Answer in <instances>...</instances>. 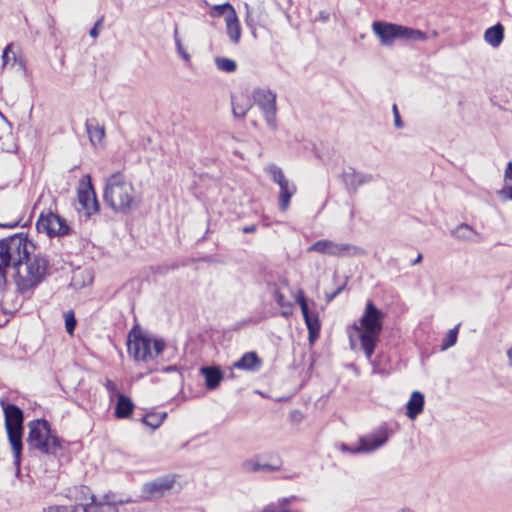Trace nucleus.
I'll use <instances>...</instances> for the list:
<instances>
[{
  "label": "nucleus",
  "mask_w": 512,
  "mask_h": 512,
  "mask_svg": "<svg viewBox=\"0 0 512 512\" xmlns=\"http://www.w3.org/2000/svg\"><path fill=\"white\" fill-rule=\"evenodd\" d=\"M215 64L218 70L227 73H232L237 69V63L234 60L226 57H216Z\"/></svg>",
  "instance_id": "29"
},
{
  "label": "nucleus",
  "mask_w": 512,
  "mask_h": 512,
  "mask_svg": "<svg viewBox=\"0 0 512 512\" xmlns=\"http://www.w3.org/2000/svg\"><path fill=\"white\" fill-rule=\"evenodd\" d=\"M231 104L233 116L237 119H243L252 107L250 100L244 96H232Z\"/></svg>",
  "instance_id": "22"
},
{
  "label": "nucleus",
  "mask_w": 512,
  "mask_h": 512,
  "mask_svg": "<svg viewBox=\"0 0 512 512\" xmlns=\"http://www.w3.org/2000/svg\"><path fill=\"white\" fill-rule=\"evenodd\" d=\"M485 41L492 47H498L504 39V27L502 24L497 23L488 28L484 33Z\"/></svg>",
  "instance_id": "25"
},
{
  "label": "nucleus",
  "mask_w": 512,
  "mask_h": 512,
  "mask_svg": "<svg viewBox=\"0 0 512 512\" xmlns=\"http://www.w3.org/2000/svg\"><path fill=\"white\" fill-rule=\"evenodd\" d=\"M85 127L87 134L89 136L90 142L95 145L96 143H100L105 136V129L103 126H100L95 118L87 119L85 122Z\"/></svg>",
  "instance_id": "23"
},
{
  "label": "nucleus",
  "mask_w": 512,
  "mask_h": 512,
  "mask_svg": "<svg viewBox=\"0 0 512 512\" xmlns=\"http://www.w3.org/2000/svg\"><path fill=\"white\" fill-rule=\"evenodd\" d=\"M13 43H9L3 50L2 53V66L5 67L11 60L10 53H12L13 62L16 61V55L12 52Z\"/></svg>",
  "instance_id": "38"
},
{
  "label": "nucleus",
  "mask_w": 512,
  "mask_h": 512,
  "mask_svg": "<svg viewBox=\"0 0 512 512\" xmlns=\"http://www.w3.org/2000/svg\"><path fill=\"white\" fill-rule=\"evenodd\" d=\"M80 491H81V493H82L83 495H85L86 493H88V492H89V488H87V487H82Z\"/></svg>",
  "instance_id": "60"
},
{
  "label": "nucleus",
  "mask_w": 512,
  "mask_h": 512,
  "mask_svg": "<svg viewBox=\"0 0 512 512\" xmlns=\"http://www.w3.org/2000/svg\"><path fill=\"white\" fill-rule=\"evenodd\" d=\"M7 247L12 258V266L18 268L30 256L28 250L29 246H33L28 238L23 233H18L13 236L5 238Z\"/></svg>",
  "instance_id": "13"
},
{
  "label": "nucleus",
  "mask_w": 512,
  "mask_h": 512,
  "mask_svg": "<svg viewBox=\"0 0 512 512\" xmlns=\"http://www.w3.org/2000/svg\"><path fill=\"white\" fill-rule=\"evenodd\" d=\"M422 254H418L416 259L411 263L412 266L419 264L422 261Z\"/></svg>",
  "instance_id": "57"
},
{
  "label": "nucleus",
  "mask_w": 512,
  "mask_h": 512,
  "mask_svg": "<svg viewBox=\"0 0 512 512\" xmlns=\"http://www.w3.org/2000/svg\"><path fill=\"white\" fill-rule=\"evenodd\" d=\"M306 327L308 329V340L313 343L319 338L321 323L316 313L311 312L308 308L305 312H302Z\"/></svg>",
  "instance_id": "16"
},
{
  "label": "nucleus",
  "mask_w": 512,
  "mask_h": 512,
  "mask_svg": "<svg viewBox=\"0 0 512 512\" xmlns=\"http://www.w3.org/2000/svg\"><path fill=\"white\" fill-rule=\"evenodd\" d=\"M36 227L39 232L46 233L50 238L67 235L70 231L66 220L51 211L41 213L36 223Z\"/></svg>",
  "instance_id": "12"
},
{
  "label": "nucleus",
  "mask_w": 512,
  "mask_h": 512,
  "mask_svg": "<svg viewBox=\"0 0 512 512\" xmlns=\"http://www.w3.org/2000/svg\"><path fill=\"white\" fill-rule=\"evenodd\" d=\"M498 194L505 200H512V184L509 186H503Z\"/></svg>",
  "instance_id": "44"
},
{
  "label": "nucleus",
  "mask_w": 512,
  "mask_h": 512,
  "mask_svg": "<svg viewBox=\"0 0 512 512\" xmlns=\"http://www.w3.org/2000/svg\"><path fill=\"white\" fill-rule=\"evenodd\" d=\"M89 499V512H119L117 503L111 501L109 494H105L101 500H96L91 494Z\"/></svg>",
  "instance_id": "17"
},
{
  "label": "nucleus",
  "mask_w": 512,
  "mask_h": 512,
  "mask_svg": "<svg viewBox=\"0 0 512 512\" xmlns=\"http://www.w3.org/2000/svg\"><path fill=\"white\" fill-rule=\"evenodd\" d=\"M346 284H347V280H345V282L340 285L335 291L334 293L336 294V296H338L346 287Z\"/></svg>",
  "instance_id": "54"
},
{
  "label": "nucleus",
  "mask_w": 512,
  "mask_h": 512,
  "mask_svg": "<svg viewBox=\"0 0 512 512\" xmlns=\"http://www.w3.org/2000/svg\"><path fill=\"white\" fill-rule=\"evenodd\" d=\"M19 224V221H15L13 223H0V227L3 228H14Z\"/></svg>",
  "instance_id": "52"
},
{
  "label": "nucleus",
  "mask_w": 512,
  "mask_h": 512,
  "mask_svg": "<svg viewBox=\"0 0 512 512\" xmlns=\"http://www.w3.org/2000/svg\"><path fill=\"white\" fill-rule=\"evenodd\" d=\"M275 301L278 303V305L282 308H291L292 304L291 302H288L285 300L284 294L279 290L275 289L273 293Z\"/></svg>",
  "instance_id": "39"
},
{
  "label": "nucleus",
  "mask_w": 512,
  "mask_h": 512,
  "mask_svg": "<svg viewBox=\"0 0 512 512\" xmlns=\"http://www.w3.org/2000/svg\"><path fill=\"white\" fill-rule=\"evenodd\" d=\"M397 512H410V510L408 508H402Z\"/></svg>",
  "instance_id": "62"
},
{
  "label": "nucleus",
  "mask_w": 512,
  "mask_h": 512,
  "mask_svg": "<svg viewBox=\"0 0 512 512\" xmlns=\"http://www.w3.org/2000/svg\"><path fill=\"white\" fill-rule=\"evenodd\" d=\"M68 512H89V502L68 506Z\"/></svg>",
  "instance_id": "43"
},
{
  "label": "nucleus",
  "mask_w": 512,
  "mask_h": 512,
  "mask_svg": "<svg viewBox=\"0 0 512 512\" xmlns=\"http://www.w3.org/2000/svg\"><path fill=\"white\" fill-rule=\"evenodd\" d=\"M103 198L105 203L115 212L128 214L141 202L140 195L133 184L121 172L107 177Z\"/></svg>",
  "instance_id": "2"
},
{
  "label": "nucleus",
  "mask_w": 512,
  "mask_h": 512,
  "mask_svg": "<svg viewBox=\"0 0 512 512\" xmlns=\"http://www.w3.org/2000/svg\"><path fill=\"white\" fill-rule=\"evenodd\" d=\"M225 22L228 37L233 43L237 44L241 38V27L236 12L226 16Z\"/></svg>",
  "instance_id": "24"
},
{
  "label": "nucleus",
  "mask_w": 512,
  "mask_h": 512,
  "mask_svg": "<svg viewBox=\"0 0 512 512\" xmlns=\"http://www.w3.org/2000/svg\"><path fill=\"white\" fill-rule=\"evenodd\" d=\"M233 12H236L234 7L227 2L224 4L213 6L209 14L211 17L216 18L220 16H230Z\"/></svg>",
  "instance_id": "31"
},
{
  "label": "nucleus",
  "mask_w": 512,
  "mask_h": 512,
  "mask_svg": "<svg viewBox=\"0 0 512 512\" xmlns=\"http://www.w3.org/2000/svg\"><path fill=\"white\" fill-rule=\"evenodd\" d=\"M424 395L419 391H414L406 405V415L414 420L424 409Z\"/></svg>",
  "instance_id": "20"
},
{
  "label": "nucleus",
  "mask_w": 512,
  "mask_h": 512,
  "mask_svg": "<svg viewBox=\"0 0 512 512\" xmlns=\"http://www.w3.org/2000/svg\"><path fill=\"white\" fill-rule=\"evenodd\" d=\"M296 302L299 304L301 308V312H305L309 308L305 294L302 290H299L295 297Z\"/></svg>",
  "instance_id": "40"
},
{
  "label": "nucleus",
  "mask_w": 512,
  "mask_h": 512,
  "mask_svg": "<svg viewBox=\"0 0 512 512\" xmlns=\"http://www.w3.org/2000/svg\"><path fill=\"white\" fill-rule=\"evenodd\" d=\"M102 21H103V17L98 19L95 22L94 26L90 29L89 34H90L91 37L95 38V37H97L99 35V27L101 26Z\"/></svg>",
  "instance_id": "47"
},
{
  "label": "nucleus",
  "mask_w": 512,
  "mask_h": 512,
  "mask_svg": "<svg viewBox=\"0 0 512 512\" xmlns=\"http://www.w3.org/2000/svg\"><path fill=\"white\" fill-rule=\"evenodd\" d=\"M200 373L204 376L205 386L209 390L216 389L224 377L221 369L215 366H203Z\"/></svg>",
  "instance_id": "18"
},
{
  "label": "nucleus",
  "mask_w": 512,
  "mask_h": 512,
  "mask_svg": "<svg viewBox=\"0 0 512 512\" xmlns=\"http://www.w3.org/2000/svg\"><path fill=\"white\" fill-rule=\"evenodd\" d=\"M458 329L459 325L455 326L454 328L448 331L441 344L442 351L447 350L456 344L458 337Z\"/></svg>",
  "instance_id": "32"
},
{
  "label": "nucleus",
  "mask_w": 512,
  "mask_h": 512,
  "mask_svg": "<svg viewBox=\"0 0 512 512\" xmlns=\"http://www.w3.org/2000/svg\"><path fill=\"white\" fill-rule=\"evenodd\" d=\"M245 8H246V19H245V21H246L248 26L253 27L254 21H253L252 17L250 16L249 7H248L247 4L245 5Z\"/></svg>",
  "instance_id": "50"
},
{
  "label": "nucleus",
  "mask_w": 512,
  "mask_h": 512,
  "mask_svg": "<svg viewBox=\"0 0 512 512\" xmlns=\"http://www.w3.org/2000/svg\"><path fill=\"white\" fill-rule=\"evenodd\" d=\"M134 410V403L123 393H118L117 402L114 408V415L118 419L128 418Z\"/></svg>",
  "instance_id": "21"
},
{
  "label": "nucleus",
  "mask_w": 512,
  "mask_h": 512,
  "mask_svg": "<svg viewBox=\"0 0 512 512\" xmlns=\"http://www.w3.org/2000/svg\"><path fill=\"white\" fill-rule=\"evenodd\" d=\"M104 386L107 389L111 398L113 396L118 397V393L120 392L118 391L117 385L112 380L107 379Z\"/></svg>",
  "instance_id": "41"
},
{
  "label": "nucleus",
  "mask_w": 512,
  "mask_h": 512,
  "mask_svg": "<svg viewBox=\"0 0 512 512\" xmlns=\"http://www.w3.org/2000/svg\"><path fill=\"white\" fill-rule=\"evenodd\" d=\"M176 369H177V367L175 365H170V366H167L166 368H164V371L171 372V371H175Z\"/></svg>",
  "instance_id": "58"
},
{
  "label": "nucleus",
  "mask_w": 512,
  "mask_h": 512,
  "mask_svg": "<svg viewBox=\"0 0 512 512\" xmlns=\"http://www.w3.org/2000/svg\"><path fill=\"white\" fill-rule=\"evenodd\" d=\"M279 206L281 210H286L289 206L292 196L296 193V186L288 180L280 183Z\"/></svg>",
  "instance_id": "26"
},
{
  "label": "nucleus",
  "mask_w": 512,
  "mask_h": 512,
  "mask_svg": "<svg viewBox=\"0 0 512 512\" xmlns=\"http://www.w3.org/2000/svg\"><path fill=\"white\" fill-rule=\"evenodd\" d=\"M297 496H290V497H284L282 499H279L277 502H272L268 505H266L262 512H299V511H292L289 508V505L292 501L297 500Z\"/></svg>",
  "instance_id": "27"
},
{
  "label": "nucleus",
  "mask_w": 512,
  "mask_h": 512,
  "mask_svg": "<svg viewBox=\"0 0 512 512\" xmlns=\"http://www.w3.org/2000/svg\"><path fill=\"white\" fill-rule=\"evenodd\" d=\"M162 339L152 338L133 328L128 334L127 349L136 361L148 362L154 360L165 349Z\"/></svg>",
  "instance_id": "5"
},
{
  "label": "nucleus",
  "mask_w": 512,
  "mask_h": 512,
  "mask_svg": "<svg viewBox=\"0 0 512 512\" xmlns=\"http://www.w3.org/2000/svg\"><path fill=\"white\" fill-rule=\"evenodd\" d=\"M262 365V360L256 352H246L233 364V367L247 371H257Z\"/></svg>",
  "instance_id": "19"
},
{
  "label": "nucleus",
  "mask_w": 512,
  "mask_h": 512,
  "mask_svg": "<svg viewBox=\"0 0 512 512\" xmlns=\"http://www.w3.org/2000/svg\"><path fill=\"white\" fill-rule=\"evenodd\" d=\"M4 411L5 428L8 440L12 448L14 465L16 466V475L20 474L21 453L23 448L22 438L24 432V413L20 407L15 404H6L1 401Z\"/></svg>",
  "instance_id": "3"
},
{
  "label": "nucleus",
  "mask_w": 512,
  "mask_h": 512,
  "mask_svg": "<svg viewBox=\"0 0 512 512\" xmlns=\"http://www.w3.org/2000/svg\"><path fill=\"white\" fill-rule=\"evenodd\" d=\"M341 179L349 193H356L360 186L373 182L375 177L372 174L362 173L354 168H349L348 171L342 173Z\"/></svg>",
  "instance_id": "15"
},
{
  "label": "nucleus",
  "mask_w": 512,
  "mask_h": 512,
  "mask_svg": "<svg viewBox=\"0 0 512 512\" xmlns=\"http://www.w3.org/2000/svg\"><path fill=\"white\" fill-rule=\"evenodd\" d=\"M266 171L271 176L272 180L278 185L287 180L282 169L275 164H270L266 168Z\"/></svg>",
  "instance_id": "34"
},
{
  "label": "nucleus",
  "mask_w": 512,
  "mask_h": 512,
  "mask_svg": "<svg viewBox=\"0 0 512 512\" xmlns=\"http://www.w3.org/2000/svg\"><path fill=\"white\" fill-rule=\"evenodd\" d=\"M6 271L0 269V290H4L6 287Z\"/></svg>",
  "instance_id": "48"
},
{
  "label": "nucleus",
  "mask_w": 512,
  "mask_h": 512,
  "mask_svg": "<svg viewBox=\"0 0 512 512\" xmlns=\"http://www.w3.org/2000/svg\"><path fill=\"white\" fill-rule=\"evenodd\" d=\"M256 229H257V226L253 224V225L244 226L242 228V231H243V233L248 234V233L255 232Z\"/></svg>",
  "instance_id": "51"
},
{
  "label": "nucleus",
  "mask_w": 512,
  "mask_h": 512,
  "mask_svg": "<svg viewBox=\"0 0 512 512\" xmlns=\"http://www.w3.org/2000/svg\"><path fill=\"white\" fill-rule=\"evenodd\" d=\"M280 465H271V464H261V471H276L278 470Z\"/></svg>",
  "instance_id": "49"
},
{
  "label": "nucleus",
  "mask_w": 512,
  "mask_h": 512,
  "mask_svg": "<svg viewBox=\"0 0 512 512\" xmlns=\"http://www.w3.org/2000/svg\"><path fill=\"white\" fill-rule=\"evenodd\" d=\"M84 178L87 180V183L82 181L81 186L78 188V202L85 215L89 217L99 211L100 205L91 183L90 175H86Z\"/></svg>",
  "instance_id": "14"
},
{
  "label": "nucleus",
  "mask_w": 512,
  "mask_h": 512,
  "mask_svg": "<svg viewBox=\"0 0 512 512\" xmlns=\"http://www.w3.org/2000/svg\"><path fill=\"white\" fill-rule=\"evenodd\" d=\"M253 103L256 104L267 123V126L275 131L277 130V95L274 91L269 88H256L252 92Z\"/></svg>",
  "instance_id": "9"
},
{
  "label": "nucleus",
  "mask_w": 512,
  "mask_h": 512,
  "mask_svg": "<svg viewBox=\"0 0 512 512\" xmlns=\"http://www.w3.org/2000/svg\"><path fill=\"white\" fill-rule=\"evenodd\" d=\"M7 243L5 239L0 240V269L6 271V268L12 265Z\"/></svg>",
  "instance_id": "30"
},
{
  "label": "nucleus",
  "mask_w": 512,
  "mask_h": 512,
  "mask_svg": "<svg viewBox=\"0 0 512 512\" xmlns=\"http://www.w3.org/2000/svg\"><path fill=\"white\" fill-rule=\"evenodd\" d=\"M507 357L509 359L510 364H512V348L508 349Z\"/></svg>",
  "instance_id": "59"
},
{
  "label": "nucleus",
  "mask_w": 512,
  "mask_h": 512,
  "mask_svg": "<svg viewBox=\"0 0 512 512\" xmlns=\"http://www.w3.org/2000/svg\"><path fill=\"white\" fill-rule=\"evenodd\" d=\"M241 469L244 472H258L261 471V463L257 457L247 459L242 462Z\"/></svg>",
  "instance_id": "35"
},
{
  "label": "nucleus",
  "mask_w": 512,
  "mask_h": 512,
  "mask_svg": "<svg viewBox=\"0 0 512 512\" xmlns=\"http://www.w3.org/2000/svg\"><path fill=\"white\" fill-rule=\"evenodd\" d=\"M469 233L478 234L470 225L462 223L452 232V235L457 239L468 240L470 239Z\"/></svg>",
  "instance_id": "33"
},
{
  "label": "nucleus",
  "mask_w": 512,
  "mask_h": 512,
  "mask_svg": "<svg viewBox=\"0 0 512 512\" xmlns=\"http://www.w3.org/2000/svg\"><path fill=\"white\" fill-rule=\"evenodd\" d=\"M346 284H347V280H345V282L340 285L335 291L334 293L336 294V296H338L346 287Z\"/></svg>",
  "instance_id": "55"
},
{
  "label": "nucleus",
  "mask_w": 512,
  "mask_h": 512,
  "mask_svg": "<svg viewBox=\"0 0 512 512\" xmlns=\"http://www.w3.org/2000/svg\"><path fill=\"white\" fill-rule=\"evenodd\" d=\"M42 512H68V506L56 505L43 508Z\"/></svg>",
  "instance_id": "46"
},
{
  "label": "nucleus",
  "mask_w": 512,
  "mask_h": 512,
  "mask_svg": "<svg viewBox=\"0 0 512 512\" xmlns=\"http://www.w3.org/2000/svg\"><path fill=\"white\" fill-rule=\"evenodd\" d=\"M390 432L385 425H381L370 434L360 437L357 446L342 443L340 450L351 454L370 453L382 447L388 441Z\"/></svg>",
  "instance_id": "8"
},
{
  "label": "nucleus",
  "mask_w": 512,
  "mask_h": 512,
  "mask_svg": "<svg viewBox=\"0 0 512 512\" xmlns=\"http://www.w3.org/2000/svg\"><path fill=\"white\" fill-rule=\"evenodd\" d=\"M512 184V161L507 163L505 173H504V186H509Z\"/></svg>",
  "instance_id": "42"
},
{
  "label": "nucleus",
  "mask_w": 512,
  "mask_h": 512,
  "mask_svg": "<svg viewBox=\"0 0 512 512\" xmlns=\"http://www.w3.org/2000/svg\"><path fill=\"white\" fill-rule=\"evenodd\" d=\"M308 251L334 257H352L365 255L366 253L365 250L359 246L349 243H338L329 239L316 241L308 248Z\"/></svg>",
  "instance_id": "10"
},
{
  "label": "nucleus",
  "mask_w": 512,
  "mask_h": 512,
  "mask_svg": "<svg viewBox=\"0 0 512 512\" xmlns=\"http://www.w3.org/2000/svg\"><path fill=\"white\" fill-rule=\"evenodd\" d=\"M384 318L385 314L369 300L366 303L363 315L359 319V323H354L352 325V328L358 334L361 348L364 351L367 360L374 367L373 373H376L377 366L372 360V355L380 340Z\"/></svg>",
  "instance_id": "1"
},
{
  "label": "nucleus",
  "mask_w": 512,
  "mask_h": 512,
  "mask_svg": "<svg viewBox=\"0 0 512 512\" xmlns=\"http://www.w3.org/2000/svg\"><path fill=\"white\" fill-rule=\"evenodd\" d=\"M179 267V265L177 263H174L172 266H171V269H177Z\"/></svg>",
  "instance_id": "63"
},
{
  "label": "nucleus",
  "mask_w": 512,
  "mask_h": 512,
  "mask_svg": "<svg viewBox=\"0 0 512 512\" xmlns=\"http://www.w3.org/2000/svg\"><path fill=\"white\" fill-rule=\"evenodd\" d=\"M349 339H350L351 348H354V339L352 338L351 335H350Z\"/></svg>",
  "instance_id": "61"
},
{
  "label": "nucleus",
  "mask_w": 512,
  "mask_h": 512,
  "mask_svg": "<svg viewBox=\"0 0 512 512\" xmlns=\"http://www.w3.org/2000/svg\"><path fill=\"white\" fill-rule=\"evenodd\" d=\"M393 115H394V124L396 126V128H402L404 126L402 120H401V117H400V113L398 111V108H397V105L394 104L393 105Z\"/></svg>",
  "instance_id": "45"
},
{
  "label": "nucleus",
  "mask_w": 512,
  "mask_h": 512,
  "mask_svg": "<svg viewBox=\"0 0 512 512\" xmlns=\"http://www.w3.org/2000/svg\"><path fill=\"white\" fill-rule=\"evenodd\" d=\"M174 40H175V45H176V48H177V52L179 53V55L185 60V61H189L190 60V55L185 51V49L183 48V45H182V42H181V39L179 38L178 36V28L177 26H175V29H174Z\"/></svg>",
  "instance_id": "37"
},
{
  "label": "nucleus",
  "mask_w": 512,
  "mask_h": 512,
  "mask_svg": "<svg viewBox=\"0 0 512 512\" xmlns=\"http://www.w3.org/2000/svg\"><path fill=\"white\" fill-rule=\"evenodd\" d=\"M176 484V476L167 474L145 483L141 489V497L146 501L159 499L167 495Z\"/></svg>",
  "instance_id": "11"
},
{
  "label": "nucleus",
  "mask_w": 512,
  "mask_h": 512,
  "mask_svg": "<svg viewBox=\"0 0 512 512\" xmlns=\"http://www.w3.org/2000/svg\"><path fill=\"white\" fill-rule=\"evenodd\" d=\"M372 29L383 46H391L396 39L424 41L427 38L421 30L383 21L373 22Z\"/></svg>",
  "instance_id": "6"
},
{
  "label": "nucleus",
  "mask_w": 512,
  "mask_h": 512,
  "mask_svg": "<svg viewBox=\"0 0 512 512\" xmlns=\"http://www.w3.org/2000/svg\"><path fill=\"white\" fill-rule=\"evenodd\" d=\"M336 297H337V296H336V294L334 293V291H333V292H331V293H326V294H325V298H326V301H327V302H331V301H332V300H334Z\"/></svg>",
  "instance_id": "53"
},
{
  "label": "nucleus",
  "mask_w": 512,
  "mask_h": 512,
  "mask_svg": "<svg viewBox=\"0 0 512 512\" xmlns=\"http://www.w3.org/2000/svg\"><path fill=\"white\" fill-rule=\"evenodd\" d=\"M26 276L18 274L16 278L17 289L21 292H27L41 283L48 273V260L41 255H34L26 261Z\"/></svg>",
  "instance_id": "7"
},
{
  "label": "nucleus",
  "mask_w": 512,
  "mask_h": 512,
  "mask_svg": "<svg viewBox=\"0 0 512 512\" xmlns=\"http://www.w3.org/2000/svg\"><path fill=\"white\" fill-rule=\"evenodd\" d=\"M28 427L27 442L31 448L47 455H57L64 449V441L52 431L51 425L46 419L33 420Z\"/></svg>",
  "instance_id": "4"
},
{
  "label": "nucleus",
  "mask_w": 512,
  "mask_h": 512,
  "mask_svg": "<svg viewBox=\"0 0 512 512\" xmlns=\"http://www.w3.org/2000/svg\"><path fill=\"white\" fill-rule=\"evenodd\" d=\"M166 417V412H152L143 416L141 421L152 429H156L163 423Z\"/></svg>",
  "instance_id": "28"
},
{
  "label": "nucleus",
  "mask_w": 512,
  "mask_h": 512,
  "mask_svg": "<svg viewBox=\"0 0 512 512\" xmlns=\"http://www.w3.org/2000/svg\"><path fill=\"white\" fill-rule=\"evenodd\" d=\"M291 308H283L281 315L284 317H289L291 315Z\"/></svg>",
  "instance_id": "56"
},
{
  "label": "nucleus",
  "mask_w": 512,
  "mask_h": 512,
  "mask_svg": "<svg viewBox=\"0 0 512 512\" xmlns=\"http://www.w3.org/2000/svg\"><path fill=\"white\" fill-rule=\"evenodd\" d=\"M65 328L68 334L72 335L77 325V320L75 318L73 311H68L65 313Z\"/></svg>",
  "instance_id": "36"
}]
</instances>
